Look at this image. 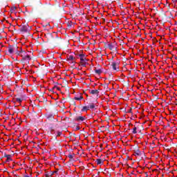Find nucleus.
<instances>
[{
  "mask_svg": "<svg viewBox=\"0 0 177 177\" xmlns=\"http://www.w3.org/2000/svg\"><path fill=\"white\" fill-rule=\"evenodd\" d=\"M8 52L9 53H13V52H15V49L13 48V47L12 46L8 47Z\"/></svg>",
  "mask_w": 177,
  "mask_h": 177,
  "instance_id": "nucleus-8",
  "label": "nucleus"
},
{
  "mask_svg": "<svg viewBox=\"0 0 177 177\" xmlns=\"http://www.w3.org/2000/svg\"><path fill=\"white\" fill-rule=\"evenodd\" d=\"M96 74H102V70L101 69H97L95 70Z\"/></svg>",
  "mask_w": 177,
  "mask_h": 177,
  "instance_id": "nucleus-13",
  "label": "nucleus"
},
{
  "mask_svg": "<svg viewBox=\"0 0 177 177\" xmlns=\"http://www.w3.org/2000/svg\"><path fill=\"white\" fill-rule=\"evenodd\" d=\"M85 120V116H78L76 118L77 121H84Z\"/></svg>",
  "mask_w": 177,
  "mask_h": 177,
  "instance_id": "nucleus-6",
  "label": "nucleus"
},
{
  "mask_svg": "<svg viewBox=\"0 0 177 177\" xmlns=\"http://www.w3.org/2000/svg\"><path fill=\"white\" fill-rule=\"evenodd\" d=\"M75 100H82V99H83L82 95H79V96H76L75 97Z\"/></svg>",
  "mask_w": 177,
  "mask_h": 177,
  "instance_id": "nucleus-11",
  "label": "nucleus"
},
{
  "mask_svg": "<svg viewBox=\"0 0 177 177\" xmlns=\"http://www.w3.org/2000/svg\"><path fill=\"white\" fill-rule=\"evenodd\" d=\"M96 162L97 165H100V164H103V160H102V159H97Z\"/></svg>",
  "mask_w": 177,
  "mask_h": 177,
  "instance_id": "nucleus-9",
  "label": "nucleus"
},
{
  "mask_svg": "<svg viewBox=\"0 0 177 177\" xmlns=\"http://www.w3.org/2000/svg\"><path fill=\"white\" fill-rule=\"evenodd\" d=\"M88 110H89L88 106H83L82 109V111H88Z\"/></svg>",
  "mask_w": 177,
  "mask_h": 177,
  "instance_id": "nucleus-10",
  "label": "nucleus"
},
{
  "mask_svg": "<svg viewBox=\"0 0 177 177\" xmlns=\"http://www.w3.org/2000/svg\"><path fill=\"white\" fill-rule=\"evenodd\" d=\"M4 157H6V158H7V162H10V161H12V155H8V154H6V155H5L4 156Z\"/></svg>",
  "mask_w": 177,
  "mask_h": 177,
  "instance_id": "nucleus-5",
  "label": "nucleus"
},
{
  "mask_svg": "<svg viewBox=\"0 0 177 177\" xmlns=\"http://www.w3.org/2000/svg\"><path fill=\"white\" fill-rule=\"evenodd\" d=\"M89 109H95V104H91L89 106H88Z\"/></svg>",
  "mask_w": 177,
  "mask_h": 177,
  "instance_id": "nucleus-14",
  "label": "nucleus"
},
{
  "mask_svg": "<svg viewBox=\"0 0 177 177\" xmlns=\"http://www.w3.org/2000/svg\"><path fill=\"white\" fill-rule=\"evenodd\" d=\"M78 56L80 59V65H82V67H86V64H88V59L85 57V55L79 54Z\"/></svg>",
  "mask_w": 177,
  "mask_h": 177,
  "instance_id": "nucleus-2",
  "label": "nucleus"
},
{
  "mask_svg": "<svg viewBox=\"0 0 177 177\" xmlns=\"http://www.w3.org/2000/svg\"><path fill=\"white\" fill-rule=\"evenodd\" d=\"M134 156H140V151L137 150L134 152Z\"/></svg>",
  "mask_w": 177,
  "mask_h": 177,
  "instance_id": "nucleus-12",
  "label": "nucleus"
},
{
  "mask_svg": "<svg viewBox=\"0 0 177 177\" xmlns=\"http://www.w3.org/2000/svg\"><path fill=\"white\" fill-rule=\"evenodd\" d=\"M16 102H17V103H21L22 100L21 98H17Z\"/></svg>",
  "mask_w": 177,
  "mask_h": 177,
  "instance_id": "nucleus-15",
  "label": "nucleus"
},
{
  "mask_svg": "<svg viewBox=\"0 0 177 177\" xmlns=\"http://www.w3.org/2000/svg\"><path fill=\"white\" fill-rule=\"evenodd\" d=\"M133 133H137L136 127H134V128L133 129Z\"/></svg>",
  "mask_w": 177,
  "mask_h": 177,
  "instance_id": "nucleus-17",
  "label": "nucleus"
},
{
  "mask_svg": "<svg viewBox=\"0 0 177 177\" xmlns=\"http://www.w3.org/2000/svg\"><path fill=\"white\" fill-rule=\"evenodd\" d=\"M111 66L114 71H117V70H118V64H117V62H113Z\"/></svg>",
  "mask_w": 177,
  "mask_h": 177,
  "instance_id": "nucleus-3",
  "label": "nucleus"
},
{
  "mask_svg": "<svg viewBox=\"0 0 177 177\" xmlns=\"http://www.w3.org/2000/svg\"><path fill=\"white\" fill-rule=\"evenodd\" d=\"M17 50H15V55H17V56H21L24 60H30L31 58L30 57V55L27 54V52L25 50H23L21 48H17Z\"/></svg>",
  "mask_w": 177,
  "mask_h": 177,
  "instance_id": "nucleus-1",
  "label": "nucleus"
},
{
  "mask_svg": "<svg viewBox=\"0 0 177 177\" xmlns=\"http://www.w3.org/2000/svg\"><path fill=\"white\" fill-rule=\"evenodd\" d=\"M91 95H98L99 94V91L97 90H92L91 91Z\"/></svg>",
  "mask_w": 177,
  "mask_h": 177,
  "instance_id": "nucleus-7",
  "label": "nucleus"
},
{
  "mask_svg": "<svg viewBox=\"0 0 177 177\" xmlns=\"http://www.w3.org/2000/svg\"><path fill=\"white\" fill-rule=\"evenodd\" d=\"M62 133V131H57V136H61Z\"/></svg>",
  "mask_w": 177,
  "mask_h": 177,
  "instance_id": "nucleus-16",
  "label": "nucleus"
},
{
  "mask_svg": "<svg viewBox=\"0 0 177 177\" xmlns=\"http://www.w3.org/2000/svg\"><path fill=\"white\" fill-rule=\"evenodd\" d=\"M75 58H74V56L73 55H68L67 56V59H68V62H71V63H74V59Z\"/></svg>",
  "mask_w": 177,
  "mask_h": 177,
  "instance_id": "nucleus-4",
  "label": "nucleus"
}]
</instances>
